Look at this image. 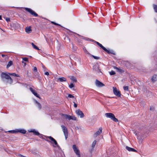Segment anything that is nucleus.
<instances>
[{
	"label": "nucleus",
	"mask_w": 157,
	"mask_h": 157,
	"mask_svg": "<svg viewBox=\"0 0 157 157\" xmlns=\"http://www.w3.org/2000/svg\"><path fill=\"white\" fill-rule=\"evenodd\" d=\"M9 75L8 74H7L5 73L2 72L1 74V77L3 80L4 79L9 80V82L11 84L12 83L13 80Z\"/></svg>",
	"instance_id": "f257e3e1"
},
{
	"label": "nucleus",
	"mask_w": 157,
	"mask_h": 157,
	"mask_svg": "<svg viewBox=\"0 0 157 157\" xmlns=\"http://www.w3.org/2000/svg\"><path fill=\"white\" fill-rule=\"evenodd\" d=\"M105 115L107 117L110 118L114 121L116 122L118 121L117 119L115 117L113 114L111 113H106Z\"/></svg>",
	"instance_id": "f03ea898"
},
{
	"label": "nucleus",
	"mask_w": 157,
	"mask_h": 157,
	"mask_svg": "<svg viewBox=\"0 0 157 157\" xmlns=\"http://www.w3.org/2000/svg\"><path fill=\"white\" fill-rule=\"evenodd\" d=\"M61 127L65 137V140H66L68 138V132L67 128L64 125H61Z\"/></svg>",
	"instance_id": "7ed1b4c3"
},
{
	"label": "nucleus",
	"mask_w": 157,
	"mask_h": 157,
	"mask_svg": "<svg viewBox=\"0 0 157 157\" xmlns=\"http://www.w3.org/2000/svg\"><path fill=\"white\" fill-rule=\"evenodd\" d=\"M47 138H48L50 140V141L48 140H46V141L48 142L51 143L52 144H54L56 146L58 145V144L56 140L51 136H47Z\"/></svg>",
	"instance_id": "20e7f679"
},
{
	"label": "nucleus",
	"mask_w": 157,
	"mask_h": 157,
	"mask_svg": "<svg viewBox=\"0 0 157 157\" xmlns=\"http://www.w3.org/2000/svg\"><path fill=\"white\" fill-rule=\"evenodd\" d=\"M25 9L26 11L29 12L31 14L35 17H37L38 16V14L31 9L25 8Z\"/></svg>",
	"instance_id": "39448f33"
},
{
	"label": "nucleus",
	"mask_w": 157,
	"mask_h": 157,
	"mask_svg": "<svg viewBox=\"0 0 157 157\" xmlns=\"http://www.w3.org/2000/svg\"><path fill=\"white\" fill-rule=\"evenodd\" d=\"M113 91L114 94L118 97H120L121 94L120 91L117 90V88L115 87H113Z\"/></svg>",
	"instance_id": "423d86ee"
},
{
	"label": "nucleus",
	"mask_w": 157,
	"mask_h": 157,
	"mask_svg": "<svg viewBox=\"0 0 157 157\" xmlns=\"http://www.w3.org/2000/svg\"><path fill=\"white\" fill-rule=\"evenodd\" d=\"M72 147H73V149L75 152L76 154L78 156L77 157H80V152H79V150L77 149V148L75 145H73Z\"/></svg>",
	"instance_id": "0eeeda50"
},
{
	"label": "nucleus",
	"mask_w": 157,
	"mask_h": 157,
	"mask_svg": "<svg viewBox=\"0 0 157 157\" xmlns=\"http://www.w3.org/2000/svg\"><path fill=\"white\" fill-rule=\"evenodd\" d=\"M95 85L96 86L98 87H102L105 86L103 83L98 80H96L95 81Z\"/></svg>",
	"instance_id": "6e6552de"
},
{
	"label": "nucleus",
	"mask_w": 157,
	"mask_h": 157,
	"mask_svg": "<svg viewBox=\"0 0 157 157\" xmlns=\"http://www.w3.org/2000/svg\"><path fill=\"white\" fill-rule=\"evenodd\" d=\"M76 114L80 116L81 118H82L84 117V115L80 109H78L75 111Z\"/></svg>",
	"instance_id": "1a4fd4ad"
},
{
	"label": "nucleus",
	"mask_w": 157,
	"mask_h": 157,
	"mask_svg": "<svg viewBox=\"0 0 157 157\" xmlns=\"http://www.w3.org/2000/svg\"><path fill=\"white\" fill-rule=\"evenodd\" d=\"M29 90L36 97L40 99V98L39 96V95L37 93H36L35 90H33L32 88L30 87L29 88Z\"/></svg>",
	"instance_id": "9d476101"
},
{
	"label": "nucleus",
	"mask_w": 157,
	"mask_h": 157,
	"mask_svg": "<svg viewBox=\"0 0 157 157\" xmlns=\"http://www.w3.org/2000/svg\"><path fill=\"white\" fill-rule=\"evenodd\" d=\"M96 143V140H94L92 143L91 145V148L89 150V151L90 153H92L93 151L94 150V147Z\"/></svg>",
	"instance_id": "9b49d317"
},
{
	"label": "nucleus",
	"mask_w": 157,
	"mask_h": 157,
	"mask_svg": "<svg viewBox=\"0 0 157 157\" xmlns=\"http://www.w3.org/2000/svg\"><path fill=\"white\" fill-rule=\"evenodd\" d=\"M102 128H100L94 134V137H97L98 135H99L102 132Z\"/></svg>",
	"instance_id": "f8f14e48"
},
{
	"label": "nucleus",
	"mask_w": 157,
	"mask_h": 157,
	"mask_svg": "<svg viewBox=\"0 0 157 157\" xmlns=\"http://www.w3.org/2000/svg\"><path fill=\"white\" fill-rule=\"evenodd\" d=\"M105 51L109 54H112L114 55H116L115 52L113 50H104Z\"/></svg>",
	"instance_id": "ddd939ff"
},
{
	"label": "nucleus",
	"mask_w": 157,
	"mask_h": 157,
	"mask_svg": "<svg viewBox=\"0 0 157 157\" xmlns=\"http://www.w3.org/2000/svg\"><path fill=\"white\" fill-rule=\"evenodd\" d=\"M62 116L63 117V118L66 119H67L69 120H71V119H72V116L68 115L62 114Z\"/></svg>",
	"instance_id": "4468645a"
},
{
	"label": "nucleus",
	"mask_w": 157,
	"mask_h": 157,
	"mask_svg": "<svg viewBox=\"0 0 157 157\" xmlns=\"http://www.w3.org/2000/svg\"><path fill=\"white\" fill-rule=\"evenodd\" d=\"M126 148L127 150H128L129 151H134V152H137V151L135 150V149L128 147L127 146L126 147Z\"/></svg>",
	"instance_id": "2eb2a0df"
},
{
	"label": "nucleus",
	"mask_w": 157,
	"mask_h": 157,
	"mask_svg": "<svg viewBox=\"0 0 157 157\" xmlns=\"http://www.w3.org/2000/svg\"><path fill=\"white\" fill-rule=\"evenodd\" d=\"M151 80L153 82L157 81V75H154L151 78Z\"/></svg>",
	"instance_id": "dca6fc26"
},
{
	"label": "nucleus",
	"mask_w": 157,
	"mask_h": 157,
	"mask_svg": "<svg viewBox=\"0 0 157 157\" xmlns=\"http://www.w3.org/2000/svg\"><path fill=\"white\" fill-rule=\"evenodd\" d=\"M57 81L60 82H66L67 81L66 79L64 77L59 78L57 79Z\"/></svg>",
	"instance_id": "f3484780"
},
{
	"label": "nucleus",
	"mask_w": 157,
	"mask_h": 157,
	"mask_svg": "<svg viewBox=\"0 0 157 157\" xmlns=\"http://www.w3.org/2000/svg\"><path fill=\"white\" fill-rule=\"evenodd\" d=\"M93 69L98 72L100 71V70L98 66V64H95L94 65L93 67Z\"/></svg>",
	"instance_id": "a211bd4d"
},
{
	"label": "nucleus",
	"mask_w": 157,
	"mask_h": 157,
	"mask_svg": "<svg viewBox=\"0 0 157 157\" xmlns=\"http://www.w3.org/2000/svg\"><path fill=\"white\" fill-rule=\"evenodd\" d=\"M25 30V32L28 33H30L32 31V30L31 29V27L30 26L26 27Z\"/></svg>",
	"instance_id": "6ab92c4d"
},
{
	"label": "nucleus",
	"mask_w": 157,
	"mask_h": 157,
	"mask_svg": "<svg viewBox=\"0 0 157 157\" xmlns=\"http://www.w3.org/2000/svg\"><path fill=\"white\" fill-rule=\"evenodd\" d=\"M114 68L116 69L117 70V71L120 73H122L124 72V71L121 69L119 68H118L114 66Z\"/></svg>",
	"instance_id": "aec40b11"
},
{
	"label": "nucleus",
	"mask_w": 157,
	"mask_h": 157,
	"mask_svg": "<svg viewBox=\"0 0 157 157\" xmlns=\"http://www.w3.org/2000/svg\"><path fill=\"white\" fill-rule=\"evenodd\" d=\"M29 132H33V133L36 135L38 136L40 135L39 133L38 132L36 131L35 130H32L30 131Z\"/></svg>",
	"instance_id": "412c9836"
},
{
	"label": "nucleus",
	"mask_w": 157,
	"mask_h": 157,
	"mask_svg": "<svg viewBox=\"0 0 157 157\" xmlns=\"http://www.w3.org/2000/svg\"><path fill=\"white\" fill-rule=\"evenodd\" d=\"M95 43L99 46L101 48H102V49H106L105 48L104 46H103L101 44H100L98 42L95 41Z\"/></svg>",
	"instance_id": "4be33fe9"
},
{
	"label": "nucleus",
	"mask_w": 157,
	"mask_h": 157,
	"mask_svg": "<svg viewBox=\"0 0 157 157\" xmlns=\"http://www.w3.org/2000/svg\"><path fill=\"white\" fill-rule=\"evenodd\" d=\"M13 63V62L11 61H10L8 63V64L7 65L6 68H8Z\"/></svg>",
	"instance_id": "5701e85b"
},
{
	"label": "nucleus",
	"mask_w": 157,
	"mask_h": 157,
	"mask_svg": "<svg viewBox=\"0 0 157 157\" xmlns=\"http://www.w3.org/2000/svg\"><path fill=\"white\" fill-rule=\"evenodd\" d=\"M70 79L71 80L75 82H76L77 81L76 78L74 76H71L70 78Z\"/></svg>",
	"instance_id": "b1692460"
},
{
	"label": "nucleus",
	"mask_w": 157,
	"mask_h": 157,
	"mask_svg": "<svg viewBox=\"0 0 157 157\" xmlns=\"http://www.w3.org/2000/svg\"><path fill=\"white\" fill-rule=\"evenodd\" d=\"M8 74H9V75H12L13 76H16V77H19V76L18 75L16 74L15 73H8Z\"/></svg>",
	"instance_id": "393cba45"
},
{
	"label": "nucleus",
	"mask_w": 157,
	"mask_h": 157,
	"mask_svg": "<svg viewBox=\"0 0 157 157\" xmlns=\"http://www.w3.org/2000/svg\"><path fill=\"white\" fill-rule=\"evenodd\" d=\"M18 132L21 133L23 134H25L26 131L24 130H18Z\"/></svg>",
	"instance_id": "a878e982"
},
{
	"label": "nucleus",
	"mask_w": 157,
	"mask_h": 157,
	"mask_svg": "<svg viewBox=\"0 0 157 157\" xmlns=\"http://www.w3.org/2000/svg\"><path fill=\"white\" fill-rule=\"evenodd\" d=\"M153 6L155 11L157 13V5L155 4H154Z\"/></svg>",
	"instance_id": "bb28decb"
},
{
	"label": "nucleus",
	"mask_w": 157,
	"mask_h": 157,
	"mask_svg": "<svg viewBox=\"0 0 157 157\" xmlns=\"http://www.w3.org/2000/svg\"><path fill=\"white\" fill-rule=\"evenodd\" d=\"M32 45L33 46V48L35 49H39L36 45H35L33 43H32Z\"/></svg>",
	"instance_id": "cd10ccee"
},
{
	"label": "nucleus",
	"mask_w": 157,
	"mask_h": 157,
	"mask_svg": "<svg viewBox=\"0 0 157 157\" xmlns=\"http://www.w3.org/2000/svg\"><path fill=\"white\" fill-rule=\"evenodd\" d=\"M109 74L111 75H113L115 74V72L114 71H112L109 72Z\"/></svg>",
	"instance_id": "c85d7f7f"
},
{
	"label": "nucleus",
	"mask_w": 157,
	"mask_h": 157,
	"mask_svg": "<svg viewBox=\"0 0 157 157\" xmlns=\"http://www.w3.org/2000/svg\"><path fill=\"white\" fill-rule=\"evenodd\" d=\"M84 52L86 54H88L89 55H91L88 52L87 50H84Z\"/></svg>",
	"instance_id": "c756f323"
},
{
	"label": "nucleus",
	"mask_w": 157,
	"mask_h": 157,
	"mask_svg": "<svg viewBox=\"0 0 157 157\" xmlns=\"http://www.w3.org/2000/svg\"><path fill=\"white\" fill-rule=\"evenodd\" d=\"M123 89L125 90H128V86H124L123 87Z\"/></svg>",
	"instance_id": "7c9ffc66"
},
{
	"label": "nucleus",
	"mask_w": 157,
	"mask_h": 157,
	"mask_svg": "<svg viewBox=\"0 0 157 157\" xmlns=\"http://www.w3.org/2000/svg\"><path fill=\"white\" fill-rule=\"evenodd\" d=\"M36 73L37 74H35V72H34V73L35 77L36 78H38L39 77V75H38V72H37V71L36 72Z\"/></svg>",
	"instance_id": "2f4dec72"
},
{
	"label": "nucleus",
	"mask_w": 157,
	"mask_h": 157,
	"mask_svg": "<svg viewBox=\"0 0 157 157\" xmlns=\"http://www.w3.org/2000/svg\"><path fill=\"white\" fill-rule=\"evenodd\" d=\"M74 85L72 83H71L70 85L69 86V87L71 88H72L74 87Z\"/></svg>",
	"instance_id": "473e14b6"
},
{
	"label": "nucleus",
	"mask_w": 157,
	"mask_h": 157,
	"mask_svg": "<svg viewBox=\"0 0 157 157\" xmlns=\"http://www.w3.org/2000/svg\"><path fill=\"white\" fill-rule=\"evenodd\" d=\"M33 71L35 72V74H37L36 73V72L37 71V69L36 67H34Z\"/></svg>",
	"instance_id": "72a5a7b5"
},
{
	"label": "nucleus",
	"mask_w": 157,
	"mask_h": 157,
	"mask_svg": "<svg viewBox=\"0 0 157 157\" xmlns=\"http://www.w3.org/2000/svg\"><path fill=\"white\" fill-rule=\"evenodd\" d=\"M22 59L25 61L28 62V59L26 58H22Z\"/></svg>",
	"instance_id": "f704fd0d"
},
{
	"label": "nucleus",
	"mask_w": 157,
	"mask_h": 157,
	"mask_svg": "<svg viewBox=\"0 0 157 157\" xmlns=\"http://www.w3.org/2000/svg\"><path fill=\"white\" fill-rule=\"evenodd\" d=\"M51 23L55 25H56L60 26V25H59L56 22H53V21H51Z\"/></svg>",
	"instance_id": "c9c22d12"
},
{
	"label": "nucleus",
	"mask_w": 157,
	"mask_h": 157,
	"mask_svg": "<svg viewBox=\"0 0 157 157\" xmlns=\"http://www.w3.org/2000/svg\"><path fill=\"white\" fill-rule=\"evenodd\" d=\"M37 104L38 108L40 109L41 107V104L39 103H38Z\"/></svg>",
	"instance_id": "e433bc0d"
},
{
	"label": "nucleus",
	"mask_w": 157,
	"mask_h": 157,
	"mask_svg": "<svg viewBox=\"0 0 157 157\" xmlns=\"http://www.w3.org/2000/svg\"><path fill=\"white\" fill-rule=\"evenodd\" d=\"M68 97L70 98H74V96L71 94H69L68 95Z\"/></svg>",
	"instance_id": "4c0bfd02"
},
{
	"label": "nucleus",
	"mask_w": 157,
	"mask_h": 157,
	"mask_svg": "<svg viewBox=\"0 0 157 157\" xmlns=\"http://www.w3.org/2000/svg\"><path fill=\"white\" fill-rule=\"evenodd\" d=\"M92 56L94 59H99V57H98L96 56H94L93 55H92Z\"/></svg>",
	"instance_id": "58836bf2"
},
{
	"label": "nucleus",
	"mask_w": 157,
	"mask_h": 157,
	"mask_svg": "<svg viewBox=\"0 0 157 157\" xmlns=\"http://www.w3.org/2000/svg\"><path fill=\"white\" fill-rule=\"evenodd\" d=\"M6 21L7 22H9L10 21V18L6 17Z\"/></svg>",
	"instance_id": "ea45409f"
},
{
	"label": "nucleus",
	"mask_w": 157,
	"mask_h": 157,
	"mask_svg": "<svg viewBox=\"0 0 157 157\" xmlns=\"http://www.w3.org/2000/svg\"><path fill=\"white\" fill-rule=\"evenodd\" d=\"M73 103H74V107L75 108H76L77 106V104L75 103V102L74 101L73 102Z\"/></svg>",
	"instance_id": "a19ab883"
},
{
	"label": "nucleus",
	"mask_w": 157,
	"mask_h": 157,
	"mask_svg": "<svg viewBox=\"0 0 157 157\" xmlns=\"http://www.w3.org/2000/svg\"><path fill=\"white\" fill-rule=\"evenodd\" d=\"M44 74L46 75H47L48 76L49 75V73L48 72H46Z\"/></svg>",
	"instance_id": "79ce46f5"
},
{
	"label": "nucleus",
	"mask_w": 157,
	"mask_h": 157,
	"mask_svg": "<svg viewBox=\"0 0 157 157\" xmlns=\"http://www.w3.org/2000/svg\"><path fill=\"white\" fill-rule=\"evenodd\" d=\"M72 118L71 119V120H76V118L75 117H72Z\"/></svg>",
	"instance_id": "37998d69"
},
{
	"label": "nucleus",
	"mask_w": 157,
	"mask_h": 157,
	"mask_svg": "<svg viewBox=\"0 0 157 157\" xmlns=\"http://www.w3.org/2000/svg\"><path fill=\"white\" fill-rule=\"evenodd\" d=\"M150 110L151 111H153L154 110V108L152 107H151L150 108Z\"/></svg>",
	"instance_id": "c03bdc74"
},
{
	"label": "nucleus",
	"mask_w": 157,
	"mask_h": 157,
	"mask_svg": "<svg viewBox=\"0 0 157 157\" xmlns=\"http://www.w3.org/2000/svg\"><path fill=\"white\" fill-rule=\"evenodd\" d=\"M22 63L24 64V66L26 65V63H25L23 61L22 62Z\"/></svg>",
	"instance_id": "a18cd8bd"
},
{
	"label": "nucleus",
	"mask_w": 157,
	"mask_h": 157,
	"mask_svg": "<svg viewBox=\"0 0 157 157\" xmlns=\"http://www.w3.org/2000/svg\"><path fill=\"white\" fill-rule=\"evenodd\" d=\"M42 67L44 69H45V66L44 65H42Z\"/></svg>",
	"instance_id": "49530a36"
},
{
	"label": "nucleus",
	"mask_w": 157,
	"mask_h": 157,
	"mask_svg": "<svg viewBox=\"0 0 157 157\" xmlns=\"http://www.w3.org/2000/svg\"><path fill=\"white\" fill-rule=\"evenodd\" d=\"M35 102L36 103V104H37L38 103H39L36 100H35Z\"/></svg>",
	"instance_id": "de8ad7c7"
},
{
	"label": "nucleus",
	"mask_w": 157,
	"mask_h": 157,
	"mask_svg": "<svg viewBox=\"0 0 157 157\" xmlns=\"http://www.w3.org/2000/svg\"><path fill=\"white\" fill-rule=\"evenodd\" d=\"M9 132H14V131H9Z\"/></svg>",
	"instance_id": "09e8293b"
},
{
	"label": "nucleus",
	"mask_w": 157,
	"mask_h": 157,
	"mask_svg": "<svg viewBox=\"0 0 157 157\" xmlns=\"http://www.w3.org/2000/svg\"><path fill=\"white\" fill-rule=\"evenodd\" d=\"M20 156H21V157H25V156H23V155H20Z\"/></svg>",
	"instance_id": "8fccbe9b"
},
{
	"label": "nucleus",
	"mask_w": 157,
	"mask_h": 157,
	"mask_svg": "<svg viewBox=\"0 0 157 157\" xmlns=\"http://www.w3.org/2000/svg\"><path fill=\"white\" fill-rule=\"evenodd\" d=\"M1 19H2V16H1L0 15V20H1Z\"/></svg>",
	"instance_id": "3c124183"
},
{
	"label": "nucleus",
	"mask_w": 157,
	"mask_h": 157,
	"mask_svg": "<svg viewBox=\"0 0 157 157\" xmlns=\"http://www.w3.org/2000/svg\"><path fill=\"white\" fill-rule=\"evenodd\" d=\"M135 134H136V135H137V136H138V134L137 135V133H136V132H135Z\"/></svg>",
	"instance_id": "603ef678"
},
{
	"label": "nucleus",
	"mask_w": 157,
	"mask_h": 157,
	"mask_svg": "<svg viewBox=\"0 0 157 157\" xmlns=\"http://www.w3.org/2000/svg\"><path fill=\"white\" fill-rule=\"evenodd\" d=\"M2 56H4V55H2Z\"/></svg>",
	"instance_id": "864d4df0"
},
{
	"label": "nucleus",
	"mask_w": 157,
	"mask_h": 157,
	"mask_svg": "<svg viewBox=\"0 0 157 157\" xmlns=\"http://www.w3.org/2000/svg\"><path fill=\"white\" fill-rule=\"evenodd\" d=\"M77 35H78V36H80V35H79V34H77Z\"/></svg>",
	"instance_id": "5fc2aeb1"
}]
</instances>
